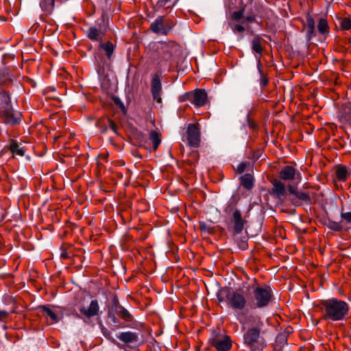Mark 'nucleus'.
Masks as SVG:
<instances>
[{
    "mask_svg": "<svg viewBox=\"0 0 351 351\" xmlns=\"http://www.w3.org/2000/svg\"><path fill=\"white\" fill-rule=\"evenodd\" d=\"M237 319L242 328L249 326L243 335L244 343L251 350H260L266 346L264 335L267 332L265 322L256 314L244 311L236 314Z\"/></svg>",
    "mask_w": 351,
    "mask_h": 351,
    "instance_id": "f257e3e1",
    "label": "nucleus"
},
{
    "mask_svg": "<svg viewBox=\"0 0 351 351\" xmlns=\"http://www.w3.org/2000/svg\"><path fill=\"white\" fill-rule=\"evenodd\" d=\"M319 307L323 319L326 322H340L349 317V304L346 301L336 298L322 300Z\"/></svg>",
    "mask_w": 351,
    "mask_h": 351,
    "instance_id": "f03ea898",
    "label": "nucleus"
},
{
    "mask_svg": "<svg viewBox=\"0 0 351 351\" xmlns=\"http://www.w3.org/2000/svg\"><path fill=\"white\" fill-rule=\"evenodd\" d=\"M0 119L10 125L20 124L22 119V114L14 110L10 96L4 90L0 91Z\"/></svg>",
    "mask_w": 351,
    "mask_h": 351,
    "instance_id": "7ed1b4c3",
    "label": "nucleus"
},
{
    "mask_svg": "<svg viewBox=\"0 0 351 351\" xmlns=\"http://www.w3.org/2000/svg\"><path fill=\"white\" fill-rule=\"evenodd\" d=\"M224 211L228 217V230L233 234L241 233L247 223V215L243 216L241 210L232 202L228 205Z\"/></svg>",
    "mask_w": 351,
    "mask_h": 351,
    "instance_id": "20e7f679",
    "label": "nucleus"
},
{
    "mask_svg": "<svg viewBox=\"0 0 351 351\" xmlns=\"http://www.w3.org/2000/svg\"><path fill=\"white\" fill-rule=\"evenodd\" d=\"M75 309L79 312L77 317L82 319H90L99 315V305L97 300L84 298L75 304Z\"/></svg>",
    "mask_w": 351,
    "mask_h": 351,
    "instance_id": "39448f33",
    "label": "nucleus"
},
{
    "mask_svg": "<svg viewBox=\"0 0 351 351\" xmlns=\"http://www.w3.org/2000/svg\"><path fill=\"white\" fill-rule=\"evenodd\" d=\"M253 300L254 304L258 308L268 306L272 298L271 289L268 286H260L254 282L252 286Z\"/></svg>",
    "mask_w": 351,
    "mask_h": 351,
    "instance_id": "423d86ee",
    "label": "nucleus"
},
{
    "mask_svg": "<svg viewBox=\"0 0 351 351\" xmlns=\"http://www.w3.org/2000/svg\"><path fill=\"white\" fill-rule=\"evenodd\" d=\"M180 101H189L195 107H202L206 105L207 102V93L203 89H195L193 91H189L181 95Z\"/></svg>",
    "mask_w": 351,
    "mask_h": 351,
    "instance_id": "0eeeda50",
    "label": "nucleus"
},
{
    "mask_svg": "<svg viewBox=\"0 0 351 351\" xmlns=\"http://www.w3.org/2000/svg\"><path fill=\"white\" fill-rule=\"evenodd\" d=\"M227 302L230 307L235 310H243L247 304L245 293L242 289L230 292L227 295Z\"/></svg>",
    "mask_w": 351,
    "mask_h": 351,
    "instance_id": "6e6552de",
    "label": "nucleus"
},
{
    "mask_svg": "<svg viewBox=\"0 0 351 351\" xmlns=\"http://www.w3.org/2000/svg\"><path fill=\"white\" fill-rule=\"evenodd\" d=\"M173 25V22L165 16H158L151 24L150 29L155 34L167 35Z\"/></svg>",
    "mask_w": 351,
    "mask_h": 351,
    "instance_id": "1a4fd4ad",
    "label": "nucleus"
},
{
    "mask_svg": "<svg viewBox=\"0 0 351 351\" xmlns=\"http://www.w3.org/2000/svg\"><path fill=\"white\" fill-rule=\"evenodd\" d=\"M158 54V58L160 62H166L172 57L174 45L170 43H155L153 46Z\"/></svg>",
    "mask_w": 351,
    "mask_h": 351,
    "instance_id": "9d476101",
    "label": "nucleus"
},
{
    "mask_svg": "<svg viewBox=\"0 0 351 351\" xmlns=\"http://www.w3.org/2000/svg\"><path fill=\"white\" fill-rule=\"evenodd\" d=\"M279 178L286 182H293L298 185L302 180L301 173L293 167L287 165L281 169L279 172Z\"/></svg>",
    "mask_w": 351,
    "mask_h": 351,
    "instance_id": "9b49d317",
    "label": "nucleus"
},
{
    "mask_svg": "<svg viewBox=\"0 0 351 351\" xmlns=\"http://www.w3.org/2000/svg\"><path fill=\"white\" fill-rule=\"evenodd\" d=\"M187 141L191 147H197L200 141V131L198 124H189L187 128Z\"/></svg>",
    "mask_w": 351,
    "mask_h": 351,
    "instance_id": "f8f14e48",
    "label": "nucleus"
},
{
    "mask_svg": "<svg viewBox=\"0 0 351 351\" xmlns=\"http://www.w3.org/2000/svg\"><path fill=\"white\" fill-rule=\"evenodd\" d=\"M151 90L154 99L160 104L162 102V85L158 75H154L152 78Z\"/></svg>",
    "mask_w": 351,
    "mask_h": 351,
    "instance_id": "ddd939ff",
    "label": "nucleus"
},
{
    "mask_svg": "<svg viewBox=\"0 0 351 351\" xmlns=\"http://www.w3.org/2000/svg\"><path fill=\"white\" fill-rule=\"evenodd\" d=\"M212 345L218 351H228L231 348V341L228 337H217L213 340Z\"/></svg>",
    "mask_w": 351,
    "mask_h": 351,
    "instance_id": "4468645a",
    "label": "nucleus"
},
{
    "mask_svg": "<svg viewBox=\"0 0 351 351\" xmlns=\"http://www.w3.org/2000/svg\"><path fill=\"white\" fill-rule=\"evenodd\" d=\"M272 194L278 199L286 196L287 189L284 183L280 180H275L272 182Z\"/></svg>",
    "mask_w": 351,
    "mask_h": 351,
    "instance_id": "2eb2a0df",
    "label": "nucleus"
},
{
    "mask_svg": "<svg viewBox=\"0 0 351 351\" xmlns=\"http://www.w3.org/2000/svg\"><path fill=\"white\" fill-rule=\"evenodd\" d=\"M105 34V31L97 27H90L87 30V37L93 41L101 43Z\"/></svg>",
    "mask_w": 351,
    "mask_h": 351,
    "instance_id": "dca6fc26",
    "label": "nucleus"
},
{
    "mask_svg": "<svg viewBox=\"0 0 351 351\" xmlns=\"http://www.w3.org/2000/svg\"><path fill=\"white\" fill-rule=\"evenodd\" d=\"M117 337L125 343H136L138 341V335L131 331L122 332Z\"/></svg>",
    "mask_w": 351,
    "mask_h": 351,
    "instance_id": "f3484780",
    "label": "nucleus"
},
{
    "mask_svg": "<svg viewBox=\"0 0 351 351\" xmlns=\"http://www.w3.org/2000/svg\"><path fill=\"white\" fill-rule=\"evenodd\" d=\"M288 191L291 194L294 195L298 199L305 202L306 204L311 203V196L308 193L297 191L295 187L291 184L288 185Z\"/></svg>",
    "mask_w": 351,
    "mask_h": 351,
    "instance_id": "a211bd4d",
    "label": "nucleus"
},
{
    "mask_svg": "<svg viewBox=\"0 0 351 351\" xmlns=\"http://www.w3.org/2000/svg\"><path fill=\"white\" fill-rule=\"evenodd\" d=\"M10 150L13 155L23 156L25 154V149L21 143H18L16 141H12L10 144Z\"/></svg>",
    "mask_w": 351,
    "mask_h": 351,
    "instance_id": "6ab92c4d",
    "label": "nucleus"
},
{
    "mask_svg": "<svg viewBox=\"0 0 351 351\" xmlns=\"http://www.w3.org/2000/svg\"><path fill=\"white\" fill-rule=\"evenodd\" d=\"M99 49L104 50L107 58L110 60L114 51V45L110 41L105 43L101 42L99 45Z\"/></svg>",
    "mask_w": 351,
    "mask_h": 351,
    "instance_id": "aec40b11",
    "label": "nucleus"
},
{
    "mask_svg": "<svg viewBox=\"0 0 351 351\" xmlns=\"http://www.w3.org/2000/svg\"><path fill=\"white\" fill-rule=\"evenodd\" d=\"M42 310L43 315L47 318H49L51 319V323H56L58 322L59 318L55 311L45 306L42 307Z\"/></svg>",
    "mask_w": 351,
    "mask_h": 351,
    "instance_id": "412c9836",
    "label": "nucleus"
},
{
    "mask_svg": "<svg viewBox=\"0 0 351 351\" xmlns=\"http://www.w3.org/2000/svg\"><path fill=\"white\" fill-rule=\"evenodd\" d=\"M349 170L345 166H338L336 168V177L340 181H345L349 176Z\"/></svg>",
    "mask_w": 351,
    "mask_h": 351,
    "instance_id": "4be33fe9",
    "label": "nucleus"
},
{
    "mask_svg": "<svg viewBox=\"0 0 351 351\" xmlns=\"http://www.w3.org/2000/svg\"><path fill=\"white\" fill-rule=\"evenodd\" d=\"M54 0H41L40 2V6L43 11L47 14H50L54 8Z\"/></svg>",
    "mask_w": 351,
    "mask_h": 351,
    "instance_id": "5701e85b",
    "label": "nucleus"
},
{
    "mask_svg": "<svg viewBox=\"0 0 351 351\" xmlns=\"http://www.w3.org/2000/svg\"><path fill=\"white\" fill-rule=\"evenodd\" d=\"M149 138L153 144L154 151H156L161 143L159 133L154 130L151 131Z\"/></svg>",
    "mask_w": 351,
    "mask_h": 351,
    "instance_id": "b1692460",
    "label": "nucleus"
},
{
    "mask_svg": "<svg viewBox=\"0 0 351 351\" xmlns=\"http://www.w3.org/2000/svg\"><path fill=\"white\" fill-rule=\"evenodd\" d=\"M116 311L118 315L125 321H130L132 319V316L129 311L122 306L117 305Z\"/></svg>",
    "mask_w": 351,
    "mask_h": 351,
    "instance_id": "393cba45",
    "label": "nucleus"
},
{
    "mask_svg": "<svg viewBox=\"0 0 351 351\" xmlns=\"http://www.w3.org/2000/svg\"><path fill=\"white\" fill-rule=\"evenodd\" d=\"M242 185L247 189H250L253 186V179L250 174H245L241 178Z\"/></svg>",
    "mask_w": 351,
    "mask_h": 351,
    "instance_id": "a878e982",
    "label": "nucleus"
},
{
    "mask_svg": "<svg viewBox=\"0 0 351 351\" xmlns=\"http://www.w3.org/2000/svg\"><path fill=\"white\" fill-rule=\"evenodd\" d=\"M307 33L309 39L315 35V21L311 17L307 18Z\"/></svg>",
    "mask_w": 351,
    "mask_h": 351,
    "instance_id": "bb28decb",
    "label": "nucleus"
},
{
    "mask_svg": "<svg viewBox=\"0 0 351 351\" xmlns=\"http://www.w3.org/2000/svg\"><path fill=\"white\" fill-rule=\"evenodd\" d=\"M326 226L328 228L334 231H341L343 228L342 222H337L332 220H328L326 223Z\"/></svg>",
    "mask_w": 351,
    "mask_h": 351,
    "instance_id": "cd10ccee",
    "label": "nucleus"
},
{
    "mask_svg": "<svg viewBox=\"0 0 351 351\" xmlns=\"http://www.w3.org/2000/svg\"><path fill=\"white\" fill-rule=\"evenodd\" d=\"M245 12V8H243L238 11H234L230 14V18L231 20L239 22L241 19H243V14Z\"/></svg>",
    "mask_w": 351,
    "mask_h": 351,
    "instance_id": "c85d7f7f",
    "label": "nucleus"
},
{
    "mask_svg": "<svg viewBox=\"0 0 351 351\" xmlns=\"http://www.w3.org/2000/svg\"><path fill=\"white\" fill-rule=\"evenodd\" d=\"M12 80V75L7 71L2 70L0 71V83L6 84Z\"/></svg>",
    "mask_w": 351,
    "mask_h": 351,
    "instance_id": "c756f323",
    "label": "nucleus"
},
{
    "mask_svg": "<svg viewBox=\"0 0 351 351\" xmlns=\"http://www.w3.org/2000/svg\"><path fill=\"white\" fill-rule=\"evenodd\" d=\"M252 49L258 53H261L263 51L261 38L258 36H255L252 40Z\"/></svg>",
    "mask_w": 351,
    "mask_h": 351,
    "instance_id": "7c9ffc66",
    "label": "nucleus"
},
{
    "mask_svg": "<svg viewBox=\"0 0 351 351\" xmlns=\"http://www.w3.org/2000/svg\"><path fill=\"white\" fill-rule=\"evenodd\" d=\"M318 31L319 33L324 34L328 32V25L326 20L320 19L318 23Z\"/></svg>",
    "mask_w": 351,
    "mask_h": 351,
    "instance_id": "2f4dec72",
    "label": "nucleus"
},
{
    "mask_svg": "<svg viewBox=\"0 0 351 351\" xmlns=\"http://www.w3.org/2000/svg\"><path fill=\"white\" fill-rule=\"evenodd\" d=\"M341 27L344 30H349L351 29V20L345 18L341 22Z\"/></svg>",
    "mask_w": 351,
    "mask_h": 351,
    "instance_id": "473e14b6",
    "label": "nucleus"
},
{
    "mask_svg": "<svg viewBox=\"0 0 351 351\" xmlns=\"http://www.w3.org/2000/svg\"><path fill=\"white\" fill-rule=\"evenodd\" d=\"M171 0H158L157 2V6L160 8H169Z\"/></svg>",
    "mask_w": 351,
    "mask_h": 351,
    "instance_id": "72a5a7b5",
    "label": "nucleus"
},
{
    "mask_svg": "<svg viewBox=\"0 0 351 351\" xmlns=\"http://www.w3.org/2000/svg\"><path fill=\"white\" fill-rule=\"evenodd\" d=\"M231 28L234 33L237 32H243L245 30V28L243 25L240 24H234V25H230Z\"/></svg>",
    "mask_w": 351,
    "mask_h": 351,
    "instance_id": "f704fd0d",
    "label": "nucleus"
},
{
    "mask_svg": "<svg viewBox=\"0 0 351 351\" xmlns=\"http://www.w3.org/2000/svg\"><path fill=\"white\" fill-rule=\"evenodd\" d=\"M256 21V16L253 14H248L243 17V23H253Z\"/></svg>",
    "mask_w": 351,
    "mask_h": 351,
    "instance_id": "c9c22d12",
    "label": "nucleus"
},
{
    "mask_svg": "<svg viewBox=\"0 0 351 351\" xmlns=\"http://www.w3.org/2000/svg\"><path fill=\"white\" fill-rule=\"evenodd\" d=\"M200 229L206 232L210 233L213 232V228L204 222H201L199 224Z\"/></svg>",
    "mask_w": 351,
    "mask_h": 351,
    "instance_id": "e433bc0d",
    "label": "nucleus"
},
{
    "mask_svg": "<svg viewBox=\"0 0 351 351\" xmlns=\"http://www.w3.org/2000/svg\"><path fill=\"white\" fill-rule=\"evenodd\" d=\"M341 217L343 220L346 221L348 223L351 224V212L341 213Z\"/></svg>",
    "mask_w": 351,
    "mask_h": 351,
    "instance_id": "4c0bfd02",
    "label": "nucleus"
},
{
    "mask_svg": "<svg viewBox=\"0 0 351 351\" xmlns=\"http://www.w3.org/2000/svg\"><path fill=\"white\" fill-rule=\"evenodd\" d=\"M108 319L110 320V322H112L114 324L115 327L118 328V327L120 326L118 324H119V320L117 318V317L114 315V314L109 312V313H108Z\"/></svg>",
    "mask_w": 351,
    "mask_h": 351,
    "instance_id": "58836bf2",
    "label": "nucleus"
},
{
    "mask_svg": "<svg viewBox=\"0 0 351 351\" xmlns=\"http://www.w3.org/2000/svg\"><path fill=\"white\" fill-rule=\"evenodd\" d=\"M8 317V313L6 311L0 310V322H3Z\"/></svg>",
    "mask_w": 351,
    "mask_h": 351,
    "instance_id": "ea45409f",
    "label": "nucleus"
},
{
    "mask_svg": "<svg viewBox=\"0 0 351 351\" xmlns=\"http://www.w3.org/2000/svg\"><path fill=\"white\" fill-rule=\"evenodd\" d=\"M246 168V164L245 162L240 163L237 169V171L238 173H243Z\"/></svg>",
    "mask_w": 351,
    "mask_h": 351,
    "instance_id": "a19ab883",
    "label": "nucleus"
},
{
    "mask_svg": "<svg viewBox=\"0 0 351 351\" xmlns=\"http://www.w3.org/2000/svg\"><path fill=\"white\" fill-rule=\"evenodd\" d=\"M109 121V126L110 128V129L114 132V133H117V125L114 123V121H112V120H108Z\"/></svg>",
    "mask_w": 351,
    "mask_h": 351,
    "instance_id": "79ce46f5",
    "label": "nucleus"
},
{
    "mask_svg": "<svg viewBox=\"0 0 351 351\" xmlns=\"http://www.w3.org/2000/svg\"><path fill=\"white\" fill-rule=\"evenodd\" d=\"M104 334L106 337L110 339L112 341V343H114V344L117 345L119 348H121L120 344L114 339L112 338L110 333L106 334L104 332Z\"/></svg>",
    "mask_w": 351,
    "mask_h": 351,
    "instance_id": "37998d69",
    "label": "nucleus"
}]
</instances>
